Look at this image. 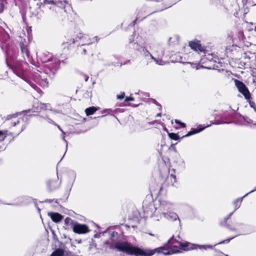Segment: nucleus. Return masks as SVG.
<instances>
[{"label": "nucleus", "instance_id": "obj_1", "mask_svg": "<svg viewBox=\"0 0 256 256\" xmlns=\"http://www.w3.org/2000/svg\"><path fill=\"white\" fill-rule=\"evenodd\" d=\"M115 248L120 251L124 252L128 254H134L136 256H152L156 253H162L165 255L172 254L178 252L176 246L174 247L176 250H167L165 247H159L154 249H142L132 246L126 242H118L115 244Z\"/></svg>", "mask_w": 256, "mask_h": 256}, {"label": "nucleus", "instance_id": "obj_2", "mask_svg": "<svg viewBox=\"0 0 256 256\" xmlns=\"http://www.w3.org/2000/svg\"><path fill=\"white\" fill-rule=\"evenodd\" d=\"M161 210L163 217L170 221H174L177 220L180 222L178 214L173 212L176 206L174 203L167 200H162L159 201L158 207Z\"/></svg>", "mask_w": 256, "mask_h": 256}, {"label": "nucleus", "instance_id": "obj_3", "mask_svg": "<svg viewBox=\"0 0 256 256\" xmlns=\"http://www.w3.org/2000/svg\"><path fill=\"white\" fill-rule=\"evenodd\" d=\"M150 210L146 211L147 216L152 218L153 221L158 222L163 216L160 210L158 208H156L153 204H150Z\"/></svg>", "mask_w": 256, "mask_h": 256}, {"label": "nucleus", "instance_id": "obj_4", "mask_svg": "<svg viewBox=\"0 0 256 256\" xmlns=\"http://www.w3.org/2000/svg\"><path fill=\"white\" fill-rule=\"evenodd\" d=\"M179 248H178L176 246H173L172 248L170 249H167L168 250H176L174 247H177L178 252L176 253L180 252V250H182L186 251V250H196V246H195V244H193L187 242H178Z\"/></svg>", "mask_w": 256, "mask_h": 256}, {"label": "nucleus", "instance_id": "obj_5", "mask_svg": "<svg viewBox=\"0 0 256 256\" xmlns=\"http://www.w3.org/2000/svg\"><path fill=\"white\" fill-rule=\"evenodd\" d=\"M72 230L74 233L78 234H86L90 231L87 225L80 224L77 222H76Z\"/></svg>", "mask_w": 256, "mask_h": 256}, {"label": "nucleus", "instance_id": "obj_6", "mask_svg": "<svg viewBox=\"0 0 256 256\" xmlns=\"http://www.w3.org/2000/svg\"><path fill=\"white\" fill-rule=\"evenodd\" d=\"M188 46L192 50L197 52H200L204 51V47L202 46L200 42L197 40L190 41L188 42Z\"/></svg>", "mask_w": 256, "mask_h": 256}, {"label": "nucleus", "instance_id": "obj_7", "mask_svg": "<svg viewBox=\"0 0 256 256\" xmlns=\"http://www.w3.org/2000/svg\"><path fill=\"white\" fill-rule=\"evenodd\" d=\"M246 30L248 36L252 40H256V26L252 23H246Z\"/></svg>", "mask_w": 256, "mask_h": 256}, {"label": "nucleus", "instance_id": "obj_8", "mask_svg": "<svg viewBox=\"0 0 256 256\" xmlns=\"http://www.w3.org/2000/svg\"><path fill=\"white\" fill-rule=\"evenodd\" d=\"M79 40H82V44L84 45L87 44H89L90 42H88V35L83 34L81 32H80L77 36L75 38L73 39L72 42V43L75 42H78Z\"/></svg>", "mask_w": 256, "mask_h": 256}, {"label": "nucleus", "instance_id": "obj_9", "mask_svg": "<svg viewBox=\"0 0 256 256\" xmlns=\"http://www.w3.org/2000/svg\"><path fill=\"white\" fill-rule=\"evenodd\" d=\"M66 2L65 0H44V4H52L54 6H57L60 8H64L66 5Z\"/></svg>", "mask_w": 256, "mask_h": 256}, {"label": "nucleus", "instance_id": "obj_10", "mask_svg": "<svg viewBox=\"0 0 256 256\" xmlns=\"http://www.w3.org/2000/svg\"><path fill=\"white\" fill-rule=\"evenodd\" d=\"M48 214L54 222H60L64 218L62 215L58 212H48Z\"/></svg>", "mask_w": 256, "mask_h": 256}, {"label": "nucleus", "instance_id": "obj_11", "mask_svg": "<svg viewBox=\"0 0 256 256\" xmlns=\"http://www.w3.org/2000/svg\"><path fill=\"white\" fill-rule=\"evenodd\" d=\"M210 125H208L207 126H204V127H202V128H200V129H198V130H196V129H194L190 131L186 134L184 137H188V136H190L192 135H193L194 134H197V133H198L200 132H202V130H203L205 128H208V126H210Z\"/></svg>", "mask_w": 256, "mask_h": 256}, {"label": "nucleus", "instance_id": "obj_12", "mask_svg": "<svg viewBox=\"0 0 256 256\" xmlns=\"http://www.w3.org/2000/svg\"><path fill=\"white\" fill-rule=\"evenodd\" d=\"M179 37L177 35H174L170 38L168 42L170 45H174L178 43Z\"/></svg>", "mask_w": 256, "mask_h": 256}, {"label": "nucleus", "instance_id": "obj_13", "mask_svg": "<svg viewBox=\"0 0 256 256\" xmlns=\"http://www.w3.org/2000/svg\"><path fill=\"white\" fill-rule=\"evenodd\" d=\"M76 222V221L72 220L71 218L67 217L64 220V224L68 226H70L72 229Z\"/></svg>", "mask_w": 256, "mask_h": 256}, {"label": "nucleus", "instance_id": "obj_14", "mask_svg": "<svg viewBox=\"0 0 256 256\" xmlns=\"http://www.w3.org/2000/svg\"><path fill=\"white\" fill-rule=\"evenodd\" d=\"M68 176L70 177V186H69V188L70 189L72 186L74 182L76 177V173L74 171L70 172L68 173Z\"/></svg>", "mask_w": 256, "mask_h": 256}, {"label": "nucleus", "instance_id": "obj_15", "mask_svg": "<svg viewBox=\"0 0 256 256\" xmlns=\"http://www.w3.org/2000/svg\"><path fill=\"white\" fill-rule=\"evenodd\" d=\"M150 56L152 60H154L156 64L160 65V66H163L165 64L166 62L162 60L161 58H156L154 56H152V54H150Z\"/></svg>", "mask_w": 256, "mask_h": 256}, {"label": "nucleus", "instance_id": "obj_16", "mask_svg": "<svg viewBox=\"0 0 256 256\" xmlns=\"http://www.w3.org/2000/svg\"><path fill=\"white\" fill-rule=\"evenodd\" d=\"M98 108L94 106L90 107L86 109L85 112L87 116L94 114Z\"/></svg>", "mask_w": 256, "mask_h": 256}, {"label": "nucleus", "instance_id": "obj_17", "mask_svg": "<svg viewBox=\"0 0 256 256\" xmlns=\"http://www.w3.org/2000/svg\"><path fill=\"white\" fill-rule=\"evenodd\" d=\"M240 92L244 95L246 100H250V95L248 90L246 87H245L244 88H243L242 90H240Z\"/></svg>", "mask_w": 256, "mask_h": 256}, {"label": "nucleus", "instance_id": "obj_18", "mask_svg": "<svg viewBox=\"0 0 256 256\" xmlns=\"http://www.w3.org/2000/svg\"><path fill=\"white\" fill-rule=\"evenodd\" d=\"M195 246H196V249L199 248L200 250H206L207 249H209V248H210V249L213 248L214 246L212 245H210V244L199 245V244H195Z\"/></svg>", "mask_w": 256, "mask_h": 256}, {"label": "nucleus", "instance_id": "obj_19", "mask_svg": "<svg viewBox=\"0 0 256 256\" xmlns=\"http://www.w3.org/2000/svg\"><path fill=\"white\" fill-rule=\"evenodd\" d=\"M244 196H242V198H240L236 200L234 202V210L238 209L240 206V203L242 202L243 198Z\"/></svg>", "mask_w": 256, "mask_h": 256}, {"label": "nucleus", "instance_id": "obj_20", "mask_svg": "<svg viewBox=\"0 0 256 256\" xmlns=\"http://www.w3.org/2000/svg\"><path fill=\"white\" fill-rule=\"evenodd\" d=\"M64 251L60 249H58L54 251L50 256H64Z\"/></svg>", "mask_w": 256, "mask_h": 256}, {"label": "nucleus", "instance_id": "obj_21", "mask_svg": "<svg viewBox=\"0 0 256 256\" xmlns=\"http://www.w3.org/2000/svg\"><path fill=\"white\" fill-rule=\"evenodd\" d=\"M8 136V130H0V142L4 141Z\"/></svg>", "mask_w": 256, "mask_h": 256}, {"label": "nucleus", "instance_id": "obj_22", "mask_svg": "<svg viewBox=\"0 0 256 256\" xmlns=\"http://www.w3.org/2000/svg\"><path fill=\"white\" fill-rule=\"evenodd\" d=\"M236 84L239 90V92L242 90L243 88H244L245 85L242 82L238 80H236Z\"/></svg>", "mask_w": 256, "mask_h": 256}, {"label": "nucleus", "instance_id": "obj_23", "mask_svg": "<svg viewBox=\"0 0 256 256\" xmlns=\"http://www.w3.org/2000/svg\"><path fill=\"white\" fill-rule=\"evenodd\" d=\"M168 136L171 139L174 140H178L179 139V136L175 133H168Z\"/></svg>", "mask_w": 256, "mask_h": 256}, {"label": "nucleus", "instance_id": "obj_24", "mask_svg": "<svg viewBox=\"0 0 256 256\" xmlns=\"http://www.w3.org/2000/svg\"><path fill=\"white\" fill-rule=\"evenodd\" d=\"M38 106L40 107V109L48 110L50 107L49 104H38Z\"/></svg>", "mask_w": 256, "mask_h": 256}, {"label": "nucleus", "instance_id": "obj_25", "mask_svg": "<svg viewBox=\"0 0 256 256\" xmlns=\"http://www.w3.org/2000/svg\"><path fill=\"white\" fill-rule=\"evenodd\" d=\"M190 64L191 66L193 68H196V70L199 69L200 68H203L202 66H200L198 64H192V63H189Z\"/></svg>", "mask_w": 256, "mask_h": 256}, {"label": "nucleus", "instance_id": "obj_26", "mask_svg": "<svg viewBox=\"0 0 256 256\" xmlns=\"http://www.w3.org/2000/svg\"><path fill=\"white\" fill-rule=\"evenodd\" d=\"M249 104H250V106L251 108H252L254 111L256 112V104L252 102V101H251V100H250L249 101Z\"/></svg>", "mask_w": 256, "mask_h": 256}, {"label": "nucleus", "instance_id": "obj_27", "mask_svg": "<svg viewBox=\"0 0 256 256\" xmlns=\"http://www.w3.org/2000/svg\"><path fill=\"white\" fill-rule=\"evenodd\" d=\"M144 54H145V56L147 58V60L149 62H151L150 60H152L150 56V54H151L148 51H146L145 52Z\"/></svg>", "mask_w": 256, "mask_h": 256}, {"label": "nucleus", "instance_id": "obj_28", "mask_svg": "<svg viewBox=\"0 0 256 256\" xmlns=\"http://www.w3.org/2000/svg\"><path fill=\"white\" fill-rule=\"evenodd\" d=\"M176 124H180L182 127L183 128H185L186 127V124L184 123H183L182 122H180V121H179L178 120H174Z\"/></svg>", "mask_w": 256, "mask_h": 256}, {"label": "nucleus", "instance_id": "obj_29", "mask_svg": "<svg viewBox=\"0 0 256 256\" xmlns=\"http://www.w3.org/2000/svg\"><path fill=\"white\" fill-rule=\"evenodd\" d=\"M117 98L119 100H122L124 96V93L122 92L120 94L117 95Z\"/></svg>", "mask_w": 256, "mask_h": 256}, {"label": "nucleus", "instance_id": "obj_30", "mask_svg": "<svg viewBox=\"0 0 256 256\" xmlns=\"http://www.w3.org/2000/svg\"><path fill=\"white\" fill-rule=\"evenodd\" d=\"M21 48H22V52L23 53H25L26 54V55L28 56V52L27 49L23 46H22Z\"/></svg>", "mask_w": 256, "mask_h": 256}, {"label": "nucleus", "instance_id": "obj_31", "mask_svg": "<svg viewBox=\"0 0 256 256\" xmlns=\"http://www.w3.org/2000/svg\"><path fill=\"white\" fill-rule=\"evenodd\" d=\"M58 129H59L60 131H62V140H64L66 142V140H65V138H64V134H65L64 132H63V131L62 130V129H61V128H60V126H58Z\"/></svg>", "mask_w": 256, "mask_h": 256}, {"label": "nucleus", "instance_id": "obj_32", "mask_svg": "<svg viewBox=\"0 0 256 256\" xmlns=\"http://www.w3.org/2000/svg\"><path fill=\"white\" fill-rule=\"evenodd\" d=\"M134 98L132 97H126L125 98L126 102L134 101Z\"/></svg>", "mask_w": 256, "mask_h": 256}, {"label": "nucleus", "instance_id": "obj_33", "mask_svg": "<svg viewBox=\"0 0 256 256\" xmlns=\"http://www.w3.org/2000/svg\"><path fill=\"white\" fill-rule=\"evenodd\" d=\"M3 4H2V0H0V12H2L3 10Z\"/></svg>", "mask_w": 256, "mask_h": 256}, {"label": "nucleus", "instance_id": "obj_34", "mask_svg": "<svg viewBox=\"0 0 256 256\" xmlns=\"http://www.w3.org/2000/svg\"><path fill=\"white\" fill-rule=\"evenodd\" d=\"M244 120L248 122V124H250L251 123V122H252V120L250 119H249L248 118H244Z\"/></svg>", "mask_w": 256, "mask_h": 256}, {"label": "nucleus", "instance_id": "obj_35", "mask_svg": "<svg viewBox=\"0 0 256 256\" xmlns=\"http://www.w3.org/2000/svg\"><path fill=\"white\" fill-rule=\"evenodd\" d=\"M108 110L106 109V110H102V114H105V115H106L108 113Z\"/></svg>", "mask_w": 256, "mask_h": 256}, {"label": "nucleus", "instance_id": "obj_36", "mask_svg": "<svg viewBox=\"0 0 256 256\" xmlns=\"http://www.w3.org/2000/svg\"><path fill=\"white\" fill-rule=\"evenodd\" d=\"M254 191H256V187L252 190L250 191L249 192L247 193L244 196H248L249 194L250 193H252Z\"/></svg>", "mask_w": 256, "mask_h": 256}, {"label": "nucleus", "instance_id": "obj_37", "mask_svg": "<svg viewBox=\"0 0 256 256\" xmlns=\"http://www.w3.org/2000/svg\"><path fill=\"white\" fill-rule=\"evenodd\" d=\"M18 122H19V121L18 120H17L16 122L14 121V122L13 126H15L16 124L18 123Z\"/></svg>", "mask_w": 256, "mask_h": 256}, {"label": "nucleus", "instance_id": "obj_38", "mask_svg": "<svg viewBox=\"0 0 256 256\" xmlns=\"http://www.w3.org/2000/svg\"><path fill=\"white\" fill-rule=\"evenodd\" d=\"M229 241H230V240H224V241L222 242V243L228 242ZM220 244H221V242H220Z\"/></svg>", "mask_w": 256, "mask_h": 256}, {"label": "nucleus", "instance_id": "obj_39", "mask_svg": "<svg viewBox=\"0 0 256 256\" xmlns=\"http://www.w3.org/2000/svg\"><path fill=\"white\" fill-rule=\"evenodd\" d=\"M48 122L50 123L54 122L52 120H51L50 119H49V118L48 119Z\"/></svg>", "mask_w": 256, "mask_h": 256}, {"label": "nucleus", "instance_id": "obj_40", "mask_svg": "<svg viewBox=\"0 0 256 256\" xmlns=\"http://www.w3.org/2000/svg\"><path fill=\"white\" fill-rule=\"evenodd\" d=\"M161 116L160 113H159V114H157V115H156V116Z\"/></svg>", "mask_w": 256, "mask_h": 256}, {"label": "nucleus", "instance_id": "obj_41", "mask_svg": "<svg viewBox=\"0 0 256 256\" xmlns=\"http://www.w3.org/2000/svg\"><path fill=\"white\" fill-rule=\"evenodd\" d=\"M67 255H68V256H70L72 255L70 252L67 253Z\"/></svg>", "mask_w": 256, "mask_h": 256}, {"label": "nucleus", "instance_id": "obj_42", "mask_svg": "<svg viewBox=\"0 0 256 256\" xmlns=\"http://www.w3.org/2000/svg\"><path fill=\"white\" fill-rule=\"evenodd\" d=\"M172 241V240H170L169 242H171L172 244H174V242Z\"/></svg>", "mask_w": 256, "mask_h": 256}, {"label": "nucleus", "instance_id": "obj_43", "mask_svg": "<svg viewBox=\"0 0 256 256\" xmlns=\"http://www.w3.org/2000/svg\"><path fill=\"white\" fill-rule=\"evenodd\" d=\"M171 176H172L174 178H176V176H174V175H171Z\"/></svg>", "mask_w": 256, "mask_h": 256}, {"label": "nucleus", "instance_id": "obj_44", "mask_svg": "<svg viewBox=\"0 0 256 256\" xmlns=\"http://www.w3.org/2000/svg\"><path fill=\"white\" fill-rule=\"evenodd\" d=\"M222 254V255H224V256H226V255H224V254Z\"/></svg>", "mask_w": 256, "mask_h": 256}, {"label": "nucleus", "instance_id": "obj_45", "mask_svg": "<svg viewBox=\"0 0 256 256\" xmlns=\"http://www.w3.org/2000/svg\"><path fill=\"white\" fill-rule=\"evenodd\" d=\"M84 54L86 53V50H84Z\"/></svg>", "mask_w": 256, "mask_h": 256}, {"label": "nucleus", "instance_id": "obj_46", "mask_svg": "<svg viewBox=\"0 0 256 256\" xmlns=\"http://www.w3.org/2000/svg\"><path fill=\"white\" fill-rule=\"evenodd\" d=\"M150 236H154V234H150Z\"/></svg>", "mask_w": 256, "mask_h": 256}, {"label": "nucleus", "instance_id": "obj_47", "mask_svg": "<svg viewBox=\"0 0 256 256\" xmlns=\"http://www.w3.org/2000/svg\"><path fill=\"white\" fill-rule=\"evenodd\" d=\"M256 125V124H255Z\"/></svg>", "mask_w": 256, "mask_h": 256}]
</instances>
